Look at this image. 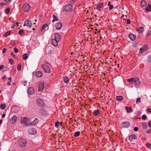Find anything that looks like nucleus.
<instances>
[{
  "label": "nucleus",
  "instance_id": "10",
  "mask_svg": "<svg viewBox=\"0 0 151 151\" xmlns=\"http://www.w3.org/2000/svg\"><path fill=\"white\" fill-rule=\"evenodd\" d=\"M17 120V116L16 115H14L10 120V122L11 123H15Z\"/></svg>",
  "mask_w": 151,
  "mask_h": 151
},
{
  "label": "nucleus",
  "instance_id": "53",
  "mask_svg": "<svg viewBox=\"0 0 151 151\" xmlns=\"http://www.w3.org/2000/svg\"><path fill=\"white\" fill-rule=\"evenodd\" d=\"M131 23V21L129 19L127 20V24H129Z\"/></svg>",
  "mask_w": 151,
  "mask_h": 151
},
{
  "label": "nucleus",
  "instance_id": "2",
  "mask_svg": "<svg viewBox=\"0 0 151 151\" xmlns=\"http://www.w3.org/2000/svg\"><path fill=\"white\" fill-rule=\"evenodd\" d=\"M73 7L70 4H67L65 6L63 11H65L67 12H70L72 11Z\"/></svg>",
  "mask_w": 151,
  "mask_h": 151
},
{
  "label": "nucleus",
  "instance_id": "38",
  "mask_svg": "<svg viewBox=\"0 0 151 151\" xmlns=\"http://www.w3.org/2000/svg\"><path fill=\"white\" fill-rule=\"evenodd\" d=\"M6 107L5 104H1L0 105V108L1 109H4Z\"/></svg>",
  "mask_w": 151,
  "mask_h": 151
},
{
  "label": "nucleus",
  "instance_id": "5",
  "mask_svg": "<svg viewBox=\"0 0 151 151\" xmlns=\"http://www.w3.org/2000/svg\"><path fill=\"white\" fill-rule=\"evenodd\" d=\"M29 119L27 117H22L21 119V122L22 123H24L26 125H29Z\"/></svg>",
  "mask_w": 151,
  "mask_h": 151
},
{
  "label": "nucleus",
  "instance_id": "6",
  "mask_svg": "<svg viewBox=\"0 0 151 151\" xmlns=\"http://www.w3.org/2000/svg\"><path fill=\"white\" fill-rule=\"evenodd\" d=\"M31 8V6L29 4L27 3L24 4L23 6V10L25 12H28Z\"/></svg>",
  "mask_w": 151,
  "mask_h": 151
},
{
  "label": "nucleus",
  "instance_id": "20",
  "mask_svg": "<svg viewBox=\"0 0 151 151\" xmlns=\"http://www.w3.org/2000/svg\"><path fill=\"white\" fill-rule=\"evenodd\" d=\"M42 73L40 71H38L35 73V76L37 78H40L42 76Z\"/></svg>",
  "mask_w": 151,
  "mask_h": 151
},
{
  "label": "nucleus",
  "instance_id": "61",
  "mask_svg": "<svg viewBox=\"0 0 151 151\" xmlns=\"http://www.w3.org/2000/svg\"><path fill=\"white\" fill-rule=\"evenodd\" d=\"M5 116V114H3L2 115V117L3 118H4Z\"/></svg>",
  "mask_w": 151,
  "mask_h": 151
},
{
  "label": "nucleus",
  "instance_id": "43",
  "mask_svg": "<svg viewBox=\"0 0 151 151\" xmlns=\"http://www.w3.org/2000/svg\"><path fill=\"white\" fill-rule=\"evenodd\" d=\"M21 65L20 63L18 64L17 66V68L18 70H21Z\"/></svg>",
  "mask_w": 151,
  "mask_h": 151
},
{
  "label": "nucleus",
  "instance_id": "16",
  "mask_svg": "<svg viewBox=\"0 0 151 151\" xmlns=\"http://www.w3.org/2000/svg\"><path fill=\"white\" fill-rule=\"evenodd\" d=\"M52 44L55 46H57L58 45V43L59 42L55 39H52L51 40Z\"/></svg>",
  "mask_w": 151,
  "mask_h": 151
},
{
  "label": "nucleus",
  "instance_id": "55",
  "mask_svg": "<svg viewBox=\"0 0 151 151\" xmlns=\"http://www.w3.org/2000/svg\"><path fill=\"white\" fill-rule=\"evenodd\" d=\"M147 111L149 113L151 112V109L150 108H148L147 109Z\"/></svg>",
  "mask_w": 151,
  "mask_h": 151
},
{
  "label": "nucleus",
  "instance_id": "30",
  "mask_svg": "<svg viewBox=\"0 0 151 151\" xmlns=\"http://www.w3.org/2000/svg\"><path fill=\"white\" fill-rule=\"evenodd\" d=\"M146 12H150L151 11V5H148L147 7L145 9Z\"/></svg>",
  "mask_w": 151,
  "mask_h": 151
},
{
  "label": "nucleus",
  "instance_id": "42",
  "mask_svg": "<svg viewBox=\"0 0 151 151\" xmlns=\"http://www.w3.org/2000/svg\"><path fill=\"white\" fill-rule=\"evenodd\" d=\"M147 61L148 62H151V55L148 56L147 58Z\"/></svg>",
  "mask_w": 151,
  "mask_h": 151
},
{
  "label": "nucleus",
  "instance_id": "64",
  "mask_svg": "<svg viewBox=\"0 0 151 151\" xmlns=\"http://www.w3.org/2000/svg\"><path fill=\"white\" fill-rule=\"evenodd\" d=\"M149 76L150 77H151V72H150V74H149Z\"/></svg>",
  "mask_w": 151,
  "mask_h": 151
},
{
  "label": "nucleus",
  "instance_id": "7",
  "mask_svg": "<svg viewBox=\"0 0 151 151\" xmlns=\"http://www.w3.org/2000/svg\"><path fill=\"white\" fill-rule=\"evenodd\" d=\"M104 7V4L102 2L99 3L96 7V9L101 12Z\"/></svg>",
  "mask_w": 151,
  "mask_h": 151
},
{
  "label": "nucleus",
  "instance_id": "45",
  "mask_svg": "<svg viewBox=\"0 0 151 151\" xmlns=\"http://www.w3.org/2000/svg\"><path fill=\"white\" fill-rule=\"evenodd\" d=\"M142 119L143 120H145L147 118V116L145 115H143L142 116Z\"/></svg>",
  "mask_w": 151,
  "mask_h": 151
},
{
  "label": "nucleus",
  "instance_id": "27",
  "mask_svg": "<svg viewBox=\"0 0 151 151\" xmlns=\"http://www.w3.org/2000/svg\"><path fill=\"white\" fill-rule=\"evenodd\" d=\"M125 109L127 113H129L130 112H132V111L131 107H129V108H128V107L126 106L125 107Z\"/></svg>",
  "mask_w": 151,
  "mask_h": 151
},
{
  "label": "nucleus",
  "instance_id": "28",
  "mask_svg": "<svg viewBox=\"0 0 151 151\" xmlns=\"http://www.w3.org/2000/svg\"><path fill=\"white\" fill-rule=\"evenodd\" d=\"M48 26V25L47 24H45L43 25L41 31L43 32V31H45L46 28Z\"/></svg>",
  "mask_w": 151,
  "mask_h": 151
},
{
  "label": "nucleus",
  "instance_id": "47",
  "mask_svg": "<svg viewBox=\"0 0 151 151\" xmlns=\"http://www.w3.org/2000/svg\"><path fill=\"white\" fill-rule=\"evenodd\" d=\"M146 145L148 148H151V144H150L149 143H146Z\"/></svg>",
  "mask_w": 151,
  "mask_h": 151
},
{
  "label": "nucleus",
  "instance_id": "9",
  "mask_svg": "<svg viewBox=\"0 0 151 151\" xmlns=\"http://www.w3.org/2000/svg\"><path fill=\"white\" fill-rule=\"evenodd\" d=\"M32 25V23L29 20H26L24 22V26L25 25L28 27H31Z\"/></svg>",
  "mask_w": 151,
  "mask_h": 151
},
{
  "label": "nucleus",
  "instance_id": "18",
  "mask_svg": "<svg viewBox=\"0 0 151 151\" xmlns=\"http://www.w3.org/2000/svg\"><path fill=\"white\" fill-rule=\"evenodd\" d=\"M34 92V90L32 87H30L28 89V93L29 95H32Z\"/></svg>",
  "mask_w": 151,
  "mask_h": 151
},
{
  "label": "nucleus",
  "instance_id": "49",
  "mask_svg": "<svg viewBox=\"0 0 151 151\" xmlns=\"http://www.w3.org/2000/svg\"><path fill=\"white\" fill-rule=\"evenodd\" d=\"M146 133L148 134L151 133V128H150V129H148V130L147 131Z\"/></svg>",
  "mask_w": 151,
  "mask_h": 151
},
{
  "label": "nucleus",
  "instance_id": "14",
  "mask_svg": "<svg viewBox=\"0 0 151 151\" xmlns=\"http://www.w3.org/2000/svg\"><path fill=\"white\" fill-rule=\"evenodd\" d=\"M59 42L61 39V36L58 33H56L55 35V39Z\"/></svg>",
  "mask_w": 151,
  "mask_h": 151
},
{
  "label": "nucleus",
  "instance_id": "15",
  "mask_svg": "<svg viewBox=\"0 0 151 151\" xmlns=\"http://www.w3.org/2000/svg\"><path fill=\"white\" fill-rule=\"evenodd\" d=\"M122 125L124 128H127L129 126V123L127 122H124L122 123Z\"/></svg>",
  "mask_w": 151,
  "mask_h": 151
},
{
  "label": "nucleus",
  "instance_id": "60",
  "mask_svg": "<svg viewBox=\"0 0 151 151\" xmlns=\"http://www.w3.org/2000/svg\"><path fill=\"white\" fill-rule=\"evenodd\" d=\"M6 76H4L2 78L3 79H5L6 78Z\"/></svg>",
  "mask_w": 151,
  "mask_h": 151
},
{
  "label": "nucleus",
  "instance_id": "46",
  "mask_svg": "<svg viewBox=\"0 0 151 151\" xmlns=\"http://www.w3.org/2000/svg\"><path fill=\"white\" fill-rule=\"evenodd\" d=\"M141 102V99L140 98H138L137 99L136 101V103L140 102Z\"/></svg>",
  "mask_w": 151,
  "mask_h": 151
},
{
  "label": "nucleus",
  "instance_id": "21",
  "mask_svg": "<svg viewBox=\"0 0 151 151\" xmlns=\"http://www.w3.org/2000/svg\"><path fill=\"white\" fill-rule=\"evenodd\" d=\"M129 38L132 41L134 40L136 38V36L132 34H130L129 35Z\"/></svg>",
  "mask_w": 151,
  "mask_h": 151
},
{
  "label": "nucleus",
  "instance_id": "24",
  "mask_svg": "<svg viewBox=\"0 0 151 151\" xmlns=\"http://www.w3.org/2000/svg\"><path fill=\"white\" fill-rule=\"evenodd\" d=\"M100 114V111L98 109L94 111L93 113L95 116H97Z\"/></svg>",
  "mask_w": 151,
  "mask_h": 151
},
{
  "label": "nucleus",
  "instance_id": "17",
  "mask_svg": "<svg viewBox=\"0 0 151 151\" xmlns=\"http://www.w3.org/2000/svg\"><path fill=\"white\" fill-rule=\"evenodd\" d=\"M137 139L136 136L134 134H132L130 135L129 137V139L130 141H132L133 139Z\"/></svg>",
  "mask_w": 151,
  "mask_h": 151
},
{
  "label": "nucleus",
  "instance_id": "23",
  "mask_svg": "<svg viewBox=\"0 0 151 151\" xmlns=\"http://www.w3.org/2000/svg\"><path fill=\"white\" fill-rule=\"evenodd\" d=\"M147 50V47L144 46L142 48H141L139 49L140 53H143L144 51Z\"/></svg>",
  "mask_w": 151,
  "mask_h": 151
},
{
  "label": "nucleus",
  "instance_id": "13",
  "mask_svg": "<svg viewBox=\"0 0 151 151\" xmlns=\"http://www.w3.org/2000/svg\"><path fill=\"white\" fill-rule=\"evenodd\" d=\"M134 82L135 83L136 85L138 86L141 83V81L139 80V79L137 77H135L134 78Z\"/></svg>",
  "mask_w": 151,
  "mask_h": 151
},
{
  "label": "nucleus",
  "instance_id": "54",
  "mask_svg": "<svg viewBox=\"0 0 151 151\" xmlns=\"http://www.w3.org/2000/svg\"><path fill=\"white\" fill-rule=\"evenodd\" d=\"M11 55L14 58H15V55L14 53L13 52H12L11 53Z\"/></svg>",
  "mask_w": 151,
  "mask_h": 151
},
{
  "label": "nucleus",
  "instance_id": "26",
  "mask_svg": "<svg viewBox=\"0 0 151 151\" xmlns=\"http://www.w3.org/2000/svg\"><path fill=\"white\" fill-rule=\"evenodd\" d=\"M39 122L38 119L37 118H35L33 122H32L31 123L32 125H35L37 124Z\"/></svg>",
  "mask_w": 151,
  "mask_h": 151
},
{
  "label": "nucleus",
  "instance_id": "25",
  "mask_svg": "<svg viewBox=\"0 0 151 151\" xmlns=\"http://www.w3.org/2000/svg\"><path fill=\"white\" fill-rule=\"evenodd\" d=\"M147 5L146 2L145 0H142L141 2V6L142 7L145 6Z\"/></svg>",
  "mask_w": 151,
  "mask_h": 151
},
{
  "label": "nucleus",
  "instance_id": "51",
  "mask_svg": "<svg viewBox=\"0 0 151 151\" xmlns=\"http://www.w3.org/2000/svg\"><path fill=\"white\" fill-rule=\"evenodd\" d=\"M134 131H135V132H137L138 131V127H135L134 128Z\"/></svg>",
  "mask_w": 151,
  "mask_h": 151
},
{
  "label": "nucleus",
  "instance_id": "19",
  "mask_svg": "<svg viewBox=\"0 0 151 151\" xmlns=\"http://www.w3.org/2000/svg\"><path fill=\"white\" fill-rule=\"evenodd\" d=\"M144 28L143 27H138L137 29V31L139 33H142L144 30Z\"/></svg>",
  "mask_w": 151,
  "mask_h": 151
},
{
  "label": "nucleus",
  "instance_id": "50",
  "mask_svg": "<svg viewBox=\"0 0 151 151\" xmlns=\"http://www.w3.org/2000/svg\"><path fill=\"white\" fill-rule=\"evenodd\" d=\"M7 50V49L6 48H4L3 49L2 52L3 53H4L6 52V51Z\"/></svg>",
  "mask_w": 151,
  "mask_h": 151
},
{
  "label": "nucleus",
  "instance_id": "40",
  "mask_svg": "<svg viewBox=\"0 0 151 151\" xmlns=\"http://www.w3.org/2000/svg\"><path fill=\"white\" fill-rule=\"evenodd\" d=\"M60 122H59L58 121L55 123V125L56 128H58L59 126Z\"/></svg>",
  "mask_w": 151,
  "mask_h": 151
},
{
  "label": "nucleus",
  "instance_id": "63",
  "mask_svg": "<svg viewBox=\"0 0 151 151\" xmlns=\"http://www.w3.org/2000/svg\"><path fill=\"white\" fill-rule=\"evenodd\" d=\"M108 5V6H109L111 5H110V1H109V2Z\"/></svg>",
  "mask_w": 151,
  "mask_h": 151
},
{
  "label": "nucleus",
  "instance_id": "48",
  "mask_svg": "<svg viewBox=\"0 0 151 151\" xmlns=\"http://www.w3.org/2000/svg\"><path fill=\"white\" fill-rule=\"evenodd\" d=\"M14 49L15 52L17 53L18 52V50L16 47H14Z\"/></svg>",
  "mask_w": 151,
  "mask_h": 151
},
{
  "label": "nucleus",
  "instance_id": "44",
  "mask_svg": "<svg viewBox=\"0 0 151 151\" xmlns=\"http://www.w3.org/2000/svg\"><path fill=\"white\" fill-rule=\"evenodd\" d=\"M9 61L11 65L14 64V60L12 59L11 58L9 59Z\"/></svg>",
  "mask_w": 151,
  "mask_h": 151
},
{
  "label": "nucleus",
  "instance_id": "34",
  "mask_svg": "<svg viewBox=\"0 0 151 151\" xmlns=\"http://www.w3.org/2000/svg\"><path fill=\"white\" fill-rule=\"evenodd\" d=\"M134 78H132L130 79H128L127 80V81L128 82H129L130 83H131L133 82L134 81Z\"/></svg>",
  "mask_w": 151,
  "mask_h": 151
},
{
  "label": "nucleus",
  "instance_id": "52",
  "mask_svg": "<svg viewBox=\"0 0 151 151\" xmlns=\"http://www.w3.org/2000/svg\"><path fill=\"white\" fill-rule=\"evenodd\" d=\"M113 5H110L109 6V9L110 10H111L113 9Z\"/></svg>",
  "mask_w": 151,
  "mask_h": 151
},
{
  "label": "nucleus",
  "instance_id": "1",
  "mask_svg": "<svg viewBox=\"0 0 151 151\" xmlns=\"http://www.w3.org/2000/svg\"><path fill=\"white\" fill-rule=\"evenodd\" d=\"M18 144L21 147H24L27 145L26 140L22 138H21L18 140Z\"/></svg>",
  "mask_w": 151,
  "mask_h": 151
},
{
  "label": "nucleus",
  "instance_id": "57",
  "mask_svg": "<svg viewBox=\"0 0 151 151\" xmlns=\"http://www.w3.org/2000/svg\"><path fill=\"white\" fill-rule=\"evenodd\" d=\"M4 67V65H0V70H1Z\"/></svg>",
  "mask_w": 151,
  "mask_h": 151
},
{
  "label": "nucleus",
  "instance_id": "32",
  "mask_svg": "<svg viewBox=\"0 0 151 151\" xmlns=\"http://www.w3.org/2000/svg\"><path fill=\"white\" fill-rule=\"evenodd\" d=\"M28 57V56L26 53L24 54L22 56L23 59L24 60L27 59Z\"/></svg>",
  "mask_w": 151,
  "mask_h": 151
},
{
  "label": "nucleus",
  "instance_id": "33",
  "mask_svg": "<svg viewBox=\"0 0 151 151\" xmlns=\"http://www.w3.org/2000/svg\"><path fill=\"white\" fill-rule=\"evenodd\" d=\"M52 17L53 18V19L52 20V22H54L55 21H57L58 20V19L56 16L55 15H53L52 16Z\"/></svg>",
  "mask_w": 151,
  "mask_h": 151
},
{
  "label": "nucleus",
  "instance_id": "59",
  "mask_svg": "<svg viewBox=\"0 0 151 151\" xmlns=\"http://www.w3.org/2000/svg\"><path fill=\"white\" fill-rule=\"evenodd\" d=\"M11 79H12L11 78V77H9V78L8 80L9 81L11 82Z\"/></svg>",
  "mask_w": 151,
  "mask_h": 151
},
{
  "label": "nucleus",
  "instance_id": "62",
  "mask_svg": "<svg viewBox=\"0 0 151 151\" xmlns=\"http://www.w3.org/2000/svg\"><path fill=\"white\" fill-rule=\"evenodd\" d=\"M124 17V15H122V17H121V19H123V18Z\"/></svg>",
  "mask_w": 151,
  "mask_h": 151
},
{
  "label": "nucleus",
  "instance_id": "12",
  "mask_svg": "<svg viewBox=\"0 0 151 151\" xmlns=\"http://www.w3.org/2000/svg\"><path fill=\"white\" fill-rule=\"evenodd\" d=\"M44 88V83L43 82H41L39 85L38 91L40 92L42 91Z\"/></svg>",
  "mask_w": 151,
  "mask_h": 151
},
{
  "label": "nucleus",
  "instance_id": "58",
  "mask_svg": "<svg viewBox=\"0 0 151 151\" xmlns=\"http://www.w3.org/2000/svg\"><path fill=\"white\" fill-rule=\"evenodd\" d=\"M10 82V81H8L7 83V84L8 86H10L11 85Z\"/></svg>",
  "mask_w": 151,
  "mask_h": 151
},
{
  "label": "nucleus",
  "instance_id": "37",
  "mask_svg": "<svg viewBox=\"0 0 151 151\" xmlns=\"http://www.w3.org/2000/svg\"><path fill=\"white\" fill-rule=\"evenodd\" d=\"M24 30L22 29H21L19 32V34L20 35H22L24 34Z\"/></svg>",
  "mask_w": 151,
  "mask_h": 151
},
{
  "label": "nucleus",
  "instance_id": "22",
  "mask_svg": "<svg viewBox=\"0 0 151 151\" xmlns=\"http://www.w3.org/2000/svg\"><path fill=\"white\" fill-rule=\"evenodd\" d=\"M63 80L65 83H68L69 81V79L68 77L65 76L63 78Z\"/></svg>",
  "mask_w": 151,
  "mask_h": 151
},
{
  "label": "nucleus",
  "instance_id": "3",
  "mask_svg": "<svg viewBox=\"0 0 151 151\" xmlns=\"http://www.w3.org/2000/svg\"><path fill=\"white\" fill-rule=\"evenodd\" d=\"M36 103L39 107H43L45 106V104L44 101L40 99H38L37 100Z\"/></svg>",
  "mask_w": 151,
  "mask_h": 151
},
{
  "label": "nucleus",
  "instance_id": "39",
  "mask_svg": "<svg viewBox=\"0 0 151 151\" xmlns=\"http://www.w3.org/2000/svg\"><path fill=\"white\" fill-rule=\"evenodd\" d=\"M11 32L10 31H8L6 32L4 35V36L5 37H7L8 35H9L10 34Z\"/></svg>",
  "mask_w": 151,
  "mask_h": 151
},
{
  "label": "nucleus",
  "instance_id": "29",
  "mask_svg": "<svg viewBox=\"0 0 151 151\" xmlns=\"http://www.w3.org/2000/svg\"><path fill=\"white\" fill-rule=\"evenodd\" d=\"M116 99L118 101H121L122 100L123 98L122 96H117Z\"/></svg>",
  "mask_w": 151,
  "mask_h": 151
},
{
  "label": "nucleus",
  "instance_id": "35",
  "mask_svg": "<svg viewBox=\"0 0 151 151\" xmlns=\"http://www.w3.org/2000/svg\"><path fill=\"white\" fill-rule=\"evenodd\" d=\"M142 128L144 129H146L147 128V125L145 122H143L142 123Z\"/></svg>",
  "mask_w": 151,
  "mask_h": 151
},
{
  "label": "nucleus",
  "instance_id": "11",
  "mask_svg": "<svg viewBox=\"0 0 151 151\" xmlns=\"http://www.w3.org/2000/svg\"><path fill=\"white\" fill-rule=\"evenodd\" d=\"M55 26L57 30H60L62 27L63 24L59 22L56 23Z\"/></svg>",
  "mask_w": 151,
  "mask_h": 151
},
{
  "label": "nucleus",
  "instance_id": "8",
  "mask_svg": "<svg viewBox=\"0 0 151 151\" xmlns=\"http://www.w3.org/2000/svg\"><path fill=\"white\" fill-rule=\"evenodd\" d=\"M29 133L30 134L35 135L37 134L36 130L34 128H31L28 130Z\"/></svg>",
  "mask_w": 151,
  "mask_h": 151
},
{
  "label": "nucleus",
  "instance_id": "36",
  "mask_svg": "<svg viewBox=\"0 0 151 151\" xmlns=\"http://www.w3.org/2000/svg\"><path fill=\"white\" fill-rule=\"evenodd\" d=\"M80 134V132L79 131H77L74 134V136L75 137H77Z\"/></svg>",
  "mask_w": 151,
  "mask_h": 151
},
{
  "label": "nucleus",
  "instance_id": "31",
  "mask_svg": "<svg viewBox=\"0 0 151 151\" xmlns=\"http://www.w3.org/2000/svg\"><path fill=\"white\" fill-rule=\"evenodd\" d=\"M45 112V111L44 109H40L39 111V112L40 114L42 115Z\"/></svg>",
  "mask_w": 151,
  "mask_h": 151
},
{
  "label": "nucleus",
  "instance_id": "56",
  "mask_svg": "<svg viewBox=\"0 0 151 151\" xmlns=\"http://www.w3.org/2000/svg\"><path fill=\"white\" fill-rule=\"evenodd\" d=\"M148 126L149 127H151V121L149 122Z\"/></svg>",
  "mask_w": 151,
  "mask_h": 151
},
{
  "label": "nucleus",
  "instance_id": "4",
  "mask_svg": "<svg viewBox=\"0 0 151 151\" xmlns=\"http://www.w3.org/2000/svg\"><path fill=\"white\" fill-rule=\"evenodd\" d=\"M41 67L45 73H50L51 72L50 68L46 64H42Z\"/></svg>",
  "mask_w": 151,
  "mask_h": 151
},
{
  "label": "nucleus",
  "instance_id": "41",
  "mask_svg": "<svg viewBox=\"0 0 151 151\" xmlns=\"http://www.w3.org/2000/svg\"><path fill=\"white\" fill-rule=\"evenodd\" d=\"M10 11V8L9 7L7 8L6 10L5 13L6 14H8L9 13Z\"/></svg>",
  "mask_w": 151,
  "mask_h": 151
}]
</instances>
